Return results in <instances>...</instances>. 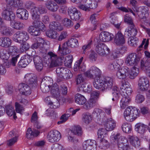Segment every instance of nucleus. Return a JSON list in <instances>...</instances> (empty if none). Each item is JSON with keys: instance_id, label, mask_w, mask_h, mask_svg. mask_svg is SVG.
Masks as SVG:
<instances>
[{"instance_id": "obj_21", "label": "nucleus", "mask_w": 150, "mask_h": 150, "mask_svg": "<svg viewBox=\"0 0 150 150\" xmlns=\"http://www.w3.org/2000/svg\"><path fill=\"white\" fill-rule=\"evenodd\" d=\"M113 38V34L107 32H101L99 35L100 39L103 42L109 41L112 40Z\"/></svg>"}, {"instance_id": "obj_51", "label": "nucleus", "mask_w": 150, "mask_h": 150, "mask_svg": "<svg viewBox=\"0 0 150 150\" xmlns=\"http://www.w3.org/2000/svg\"><path fill=\"white\" fill-rule=\"evenodd\" d=\"M67 69L63 67H58L56 70V72L59 78H63V75L65 72H67Z\"/></svg>"}, {"instance_id": "obj_11", "label": "nucleus", "mask_w": 150, "mask_h": 150, "mask_svg": "<svg viewBox=\"0 0 150 150\" xmlns=\"http://www.w3.org/2000/svg\"><path fill=\"white\" fill-rule=\"evenodd\" d=\"M68 12L71 19L75 21L79 20L81 16L80 11L75 8L73 7L69 8Z\"/></svg>"}, {"instance_id": "obj_58", "label": "nucleus", "mask_w": 150, "mask_h": 150, "mask_svg": "<svg viewBox=\"0 0 150 150\" xmlns=\"http://www.w3.org/2000/svg\"><path fill=\"white\" fill-rule=\"evenodd\" d=\"M62 23L64 26L67 27H70L72 26L73 24L72 21L67 18H64L62 21Z\"/></svg>"}, {"instance_id": "obj_55", "label": "nucleus", "mask_w": 150, "mask_h": 150, "mask_svg": "<svg viewBox=\"0 0 150 150\" xmlns=\"http://www.w3.org/2000/svg\"><path fill=\"white\" fill-rule=\"evenodd\" d=\"M110 146V145L109 142L107 141L105 139H102L99 148L102 149H106Z\"/></svg>"}, {"instance_id": "obj_25", "label": "nucleus", "mask_w": 150, "mask_h": 150, "mask_svg": "<svg viewBox=\"0 0 150 150\" xmlns=\"http://www.w3.org/2000/svg\"><path fill=\"white\" fill-rule=\"evenodd\" d=\"M12 41L7 37H3L0 38V46L3 47L8 48L11 45Z\"/></svg>"}, {"instance_id": "obj_62", "label": "nucleus", "mask_w": 150, "mask_h": 150, "mask_svg": "<svg viewBox=\"0 0 150 150\" xmlns=\"http://www.w3.org/2000/svg\"><path fill=\"white\" fill-rule=\"evenodd\" d=\"M118 70L121 73L124 74L127 77L129 75V69L127 67H123L120 68Z\"/></svg>"}, {"instance_id": "obj_30", "label": "nucleus", "mask_w": 150, "mask_h": 150, "mask_svg": "<svg viewBox=\"0 0 150 150\" xmlns=\"http://www.w3.org/2000/svg\"><path fill=\"white\" fill-rule=\"evenodd\" d=\"M75 101L78 104L82 105L85 103L86 99L84 96L78 93L76 94L75 96Z\"/></svg>"}, {"instance_id": "obj_9", "label": "nucleus", "mask_w": 150, "mask_h": 150, "mask_svg": "<svg viewBox=\"0 0 150 150\" xmlns=\"http://www.w3.org/2000/svg\"><path fill=\"white\" fill-rule=\"evenodd\" d=\"M138 85L140 91L146 92L149 88V82L148 79L147 78L141 77L139 79Z\"/></svg>"}, {"instance_id": "obj_48", "label": "nucleus", "mask_w": 150, "mask_h": 150, "mask_svg": "<svg viewBox=\"0 0 150 150\" xmlns=\"http://www.w3.org/2000/svg\"><path fill=\"white\" fill-rule=\"evenodd\" d=\"M122 128L124 132L127 133H130L132 128L131 125L127 123H123L122 126Z\"/></svg>"}, {"instance_id": "obj_43", "label": "nucleus", "mask_w": 150, "mask_h": 150, "mask_svg": "<svg viewBox=\"0 0 150 150\" xmlns=\"http://www.w3.org/2000/svg\"><path fill=\"white\" fill-rule=\"evenodd\" d=\"M6 110V112H15L14 108L11 105H6L5 109L4 107L0 106V112H4Z\"/></svg>"}, {"instance_id": "obj_53", "label": "nucleus", "mask_w": 150, "mask_h": 150, "mask_svg": "<svg viewBox=\"0 0 150 150\" xmlns=\"http://www.w3.org/2000/svg\"><path fill=\"white\" fill-rule=\"evenodd\" d=\"M31 14L32 18L33 20H40V14L37 8H35L32 9Z\"/></svg>"}, {"instance_id": "obj_59", "label": "nucleus", "mask_w": 150, "mask_h": 150, "mask_svg": "<svg viewBox=\"0 0 150 150\" xmlns=\"http://www.w3.org/2000/svg\"><path fill=\"white\" fill-rule=\"evenodd\" d=\"M124 21L129 25V26H131L132 27L134 26V24L132 22L131 17L128 14H127L125 16Z\"/></svg>"}, {"instance_id": "obj_36", "label": "nucleus", "mask_w": 150, "mask_h": 150, "mask_svg": "<svg viewBox=\"0 0 150 150\" xmlns=\"http://www.w3.org/2000/svg\"><path fill=\"white\" fill-rule=\"evenodd\" d=\"M40 20H34L33 22V26L36 28H39L42 31H45L46 30L45 25L39 21Z\"/></svg>"}, {"instance_id": "obj_54", "label": "nucleus", "mask_w": 150, "mask_h": 150, "mask_svg": "<svg viewBox=\"0 0 150 150\" xmlns=\"http://www.w3.org/2000/svg\"><path fill=\"white\" fill-rule=\"evenodd\" d=\"M138 42V40L136 37H130L128 40L129 44L132 46H137V44Z\"/></svg>"}, {"instance_id": "obj_44", "label": "nucleus", "mask_w": 150, "mask_h": 150, "mask_svg": "<svg viewBox=\"0 0 150 150\" xmlns=\"http://www.w3.org/2000/svg\"><path fill=\"white\" fill-rule=\"evenodd\" d=\"M138 69L134 67L131 69L130 72H129V77L131 79H134L138 75Z\"/></svg>"}, {"instance_id": "obj_22", "label": "nucleus", "mask_w": 150, "mask_h": 150, "mask_svg": "<svg viewBox=\"0 0 150 150\" xmlns=\"http://www.w3.org/2000/svg\"><path fill=\"white\" fill-rule=\"evenodd\" d=\"M114 41L117 45H123L125 43V40L123 34L119 31L115 34L114 38Z\"/></svg>"}, {"instance_id": "obj_39", "label": "nucleus", "mask_w": 150, "mask_h": 150, "mask_svg": "<svg viewBox=\"0 0 150 150\" xmlns=\"http://www.w3.org/2000/svg\"><path fill=\"white\" fill-rule=\"evenodd\" d=\"M147 7H144L141 11H139L138 10L136 9V12H137V14L139 17L141 19H144L147 17L149 15L147 9Z\"/></svg>"}, {"instance_id": "obj_5", "label": "nucleus", "mask_w": 150, "mask_h": 150, "mask_svg": "<svg viewBox=\"0 0 150 150\" xmlns=\"http://www.w3.org/2000/svg\"><path fill=\"white\" fill-rule=\"evenodd\" d=\"M49 56L48 59H50V62H49L48 65L50 68H52L56 67L61 65L62 62V59L61 58L58 57L57 55L52 52H50L48 53Z\"/></svg>"}, {"instance_id": "obj_34", "label": "nucleus", "mask_w": 150, "mask_h": 150, "mask_svg": "<svg viewBox=\"0 0 150 150\" xmlns=\"http://www.w3.org/2000/svg\"><path fill=\"white\" fill-rule=\"evenodd\" d=\"M112 96H110V98H112L113 101L118 100L121 96H122L121 94V91H119L117 90V87H114L112 89Z\"/></svg>"}, {"instance_id": "obj_18", "label": "nucleus", "mask_w": 150, "mask_h": 150, "mask_svg": "<svg viewBox=\"0 0 150 150\" xmlns=\"http://www.w3.org/2000/svg\"><path fill=\"white\" fill-rule=\"evenodd\" d=\"M2 18L5 20L8 21L14 20L15 17V15L12 11L5 9L1 13Z\"/></svg>"}, {"instance_id": "obj_37", "label": "nucleus", "mask_w": 150, "mask_h": 150, "mask_svg": "<svg viewBox=\"0 0 150 150\" xmlns=\"http://www.w3.org/2000/svg\"><path fill=\"white\" fill-rule=\"evenodd\" d=\"M69 46L67 44V42L66 43H64L63 44L62 46V48H61V45H60L59 47V50H61L63 55H66L69 54L71 52L70 50L69 49L68 46Z\"/></svg>"}, {"instance_id": "obj_7", "label": "nucleus", "mask_w": 150, "mask_h": 150, "mask_svg": "<svg viewBox=\"0 0 150 150\" xmlns=\"http://www.w3.org/2000/svg\"><path fill=\"white\" fill-rule=\"evenodd\" d=\"M118 148L120 150H132L128 143L127 139L124 136H121L117 142Z\"/></svg>"}, {"instance_id": "obj_35", "label": "nucleus", "mask_w": 150, "mask_h": 150, "mask_svg": "<svg viewBox=\"0 0 150 150\" xmlns=\"http://www.w3.org/2000/svg\"><path fill=\"white\" fill-rule=\"evenodd\" d=\"M40 133V132L38 130L35 129L33 131L31 128H29L26 131V137L30 139L34 137H37Z\"/></svg>"}, {"instance_id": "obj_10", "label": "nucleus", "mask_w": 150, "mask_h": 150, "mask_svg": "<svg viewBox=\"0 0 150 150\" xmlns=\"http://www.w3.org/2000/svg\"><path fill=\"white\" fill-rule=\"evenodd\" d=\"M49 142L54 143L59 141L61 138V134L58 131L54 130L50 131L47 136Z\"/></svg>"}, {"instance_id": "obj_38", "label": "nucleus", "mask_w": 150, "mask_h": 150, "mask_svg": "<svg viewBox=\"0 0 150 150\" xmlns=\"http://www.w3.org/2000/svg\"><path fill=\"white\" fill-rule=\"evenodd\" d=\"M10 25L13 28L17 30L21 29L24 26V25L23 23L19 21H16L14 20L11 21Z\"/></svg>"}, {"instance_id": "obj_8", "label": "nucleus", "mask_w": 150, "mask_h": 150, "mask_svg": "<svg viewBox=\"0 0 150 150\" xmlns=\"http://www.w3.org/2000/svg\"><path fill=\"white\" fill-rule=\"evenodd\" d=\"M96 51L97 53L101 56H106L110 53L109 49L103 43L98 44L96 47Z\"/></svg>"}, {"instance_id": "obj_2", "label": "nucleus", "mask_w": 150, "mask_h": 150, "mask_svg": "<svg viewBox=\"0 0 150 150\" xmlns=\"http://www.w3.org/2000/svg\"><path fill=\"white\" fill-rule=\"evenodd\" d=\"M113 85L112 79L109 77H106L103 79L101 78L98 81H96V82H93L94 87L97 89L103 88L104 89L109 90L112 88Z\"/></svg>"}, {"instance_id": "obj_3", "label": "nucleus", "mask_w": 150, "mask_h": 150, "mask_svg": "<svg viewBox=\"0 0 150 150\" xmlns=\"http://www.w3.org/2000/svg\"><path fill=\"white\" fill-rule=\"evenodd\" d=\"M101 73L99 69L95 66H93L85 73V75L88 78L94 79L93 82H94L96 81H98L101 78L100 77Z\"/></svg>"}, {"instance_id": "obj_27", "label": "nucleus", "mask_w": 150, "mask_h": 150, "mask_svg": "<svg viewBox=\"0 0 150 150\" xmlns=\"http://www.w3.org/2000/svg\"><path fill=\"white\" fill-rule=\"evenodd\" d=\"M147 127V126L146 125L139 123L135 125V130L138 133L141 134H143L145 132Z\"/></svg>"}, {"instance_id": "obj_6", "label": "nucleus", "mask_w": 150, "mask_h": 150, "mask_svg": "<svg viewBox=\"0 0 150 150\" xmlns=\"http://www.w3.org/2000/svg\"><path fill=\"white\" fill-rule=\"evenodd\" d=\"M29 39V36L27 33L25 31L17 32L14 35V40L19 43L25 42Z\"/></svg>"}, {"instance_id": "obj_17", "label": "nucleus", "mask_w": 150, "mask_h": 150, "mask_svg": "<svg viewBox=\"0 0 150 150\" xmlns=\"http://www.w3.org/2000/svg\"><path fill=\"white\" fill-rule=\"evenodd\" d=\"M83 57H81L79 60L76 61L75 63L74 69L75 71L78 72L81 71L83 72L85 70V66L82 63Z\"/></svg>"}, {"instance_id": "obj_49", "label": "nucleus", "mask_w": 150, "mask_h": 150, "mask_svg": "<svg viewBox=\"0 0 150 150\" xmlns=\"http://www.w3.org/2000/svg\"><path fill=\"white\" fill-rule=\"evenodd\" d=\"M67 42L69 46L72 48H76L78 47L79 43L78 40L75 38H72L70 39Z\"/></svg>"}, {"instance_id": "obj_52", "label": "nucleus", "mask_w": 150, "mask_h": 150, "mask_svg": "<svg viewBox=\"0 0 150 150\" xmlns=\"http://www.w3.org/2000/svg\"><path fill=\"white\" fill-rule=\"evenodd\" d=\"M47 36L52 39L56 38L57 36L58 33L52 29H50L46 32Z\"/></svg>"}, {"instance_id": "obj_15", "label": "nucleus", "mask_w": 150, "mask_h": 150, "mask_svg": "<svg viewBox=\"0 0 150 150\" xmlns=\"http://www.w3.org/2000/svg\"><path fill=\"white\" fill-rule=\"evenodd\" d=\"M24 81L31 87L36 86V77L33 74H27L25 76Z\"/></svg>"}, {"instance_id": "obj_26", "label": "nucleus", "mask_w": 150, "mask_h": 150, "mask_svg": "<svg viewBox=\"0 0 150 150\" xmlns=\"http://www.w3.org/2000/svg\"><path fill=\"white\" fill-rule=\"evenodd\" d=\"M0 33L3 35H10L11 33V29L5 23L0 26Z\"/></svg>"}, {"instance_id": "obj_33", "label": "nucleus", "mask_w": 150, "mask_h": 150, "mask_svg": "<svg viewBox=\"0 0 150 150\" xmlns=\"http://www.w3.org/2000/svg\"><path fill=\"white\" fill-rule=\"evenodd\" d=\"M82 134L81 128L79 126L74 127L68 132V135L75 134L81 136Z\"/></svg>"}, {"instance_id": "obj_4", "label": "nucleus", "mask_w": 150, "mask_h": 150, "mask_svg": "<svg viewBox=\"0 0 150 150\" xmlns=\"http://www.w3.org/2000/svg\"><path fill=\"white\" fill-rule=\"evenodd\" d=\"M142 57V54L139 51L137 54L132 53L129 54L126 58L125 63L127 65L133 66L137 64Z\"/></svg>"}, {"instance_id": "obj_23", "label": "nucleus", "mask_w": 150, "mask_h": 150, "mask_svg": "<svg viewBox=\"0 0 150 150\" xmlns=\"http://www.w3.org/2000/svg\"><path fill=\"white\" fill-rule=\"evenodd\" d=\"M72 101L73 100L72 99H70L68 98H65L60 97V98L57 101V102H54V104L55 105H54L53 106L52 105L51 107L57 108L59 106L60 103L62 104L64 103L67 102L70 103H72Z\"/></svg>"}, {"instance_id": "obj_50", "label": "nucleus", "mask_w": 150, "mask_h": 150, "mask_svg": "<svg viewBox=\"0 0 150 150\" xmlns=\"http://www.w3.org/2000/svg\"><path fill=\"white\" fill-rule=\"evenodd\" d=\"M79 90L80 91L86 92L91 91V88L89 85H87L86 83H82L78 86Z\"/></svg>"}, {"instance_id": "obj_1", "label": "nucleus", "mask_w": 150, "mask_h": 150, "mask_svg": "<svg viewBox=\"0 0 150 150\" xmlns=\"http://www.w3.org/2000/svg\"><path fill=\"white\" fill-rule=\"evenodd\" d=\"M110 113H96L98 120H99L104 125L105 128L107 131L113 130L116 127V123L111 118H108Z\"/></svg>"}, {"instance_id": "obj_46", "label": "nucleus", "mask_w": 150, "mask_h": 150, "mask_svg": "<svg viewBox=\"0 0 150 150\" xmlns=\"http://www.w3.org/2000/svg\"><path fill=\"white\" fill-rule=\"evenodd\" d=\"M130 29H128V30L125 31L126 33H128V36L134 37L137 35V30L136 28L135 27L134 25L133 27H132L131 26H129Z\"/></svg>"}, {"instance_id": "obj_14", "label": "nucleus", "mask_w": 150, "mask_h": 150, "mask_svg": "<svg viewBox=\"0 0 150 150\" xmlns=\"http://www.w3.org/2000/svg\"><path fill=\"white\" fill-rule=\"evenodd\" d=\"M32 60V57L28 55L22 57L18 62V65L20 68L25 67Z\"/></svg>"}, {"instance_id": "obj_31", "label": "nucleus", "mask_w": 150, "mask_h": 150, "mask_svg": "<svg viewBox=\"0 0 150 150\" xmlns=\"http://www.w3.org/2000/svg\"><path fill=\"white\" fill-rule=\"evenodd\" d=\"M8 49V51L7 52L6 58H8L11 56L12 57L15 55L17 56L18 50L15 46H10Z\"/></svg>"}, {"instance_id": "obj_24", "label": "nucleus", "mask_w": 150, "mask_h": 150, "mask_svg": "<svg viewBox=\"0 0 150 150\" xmlns=\"http://www.w3.org/2000/svg\"><path fill=\"white\" fill-rule=\"evenodd\" d=\"M141 113H124L125 119L127 121L132 122L140 116Z\"/></svg>"}, {"instance_id": "obj_47", "label": "nucleus", "mask_w": 150, "mask_h": 150, "mask_svg": "<svg viewBox=\"0 0 150 150\" xmlns=\"http://www.w3.org/2000/svg\"><path fill=\"white\" fill-rule=\"evenodd\" d=\"M149 65L150 62L147 60L142 59L140 62V68L145 71L149 67Z\"/></svg>"}, {"instance_id": "obj_61", "label": "nucleus", "mask_w": 150, "mask_h": 150, "mask_svg": "<svg viewBox=\"0 0 150 150\" xmlns=\"http://www.w3.org/2000/svg\"><path fill=\"white\" fill-rule=\"evenodd\" d=\"M70 115L69 113L64 114L62 115L60 118V121L57 122L58 124H62L65 122L68 119Z\"/></svg>"}, {"instance_id": "obj_60", "label": "nucleus", "mask_w": 150, "mask_h": 150, "mask_svg": "<svg viewBox=\"0 0 150 150\" xmlns=\"http://www.w3.org/2000/svg\"><path fill=\"white\" fill-rule=\"evenodd\" d=\"M31 47L33 49H38L40 50H41V52H44L43 50L44 49V44H40L37 42H35L32 45Z\"/></svg>"}, {"instance_id": "obj_56", "label": "nucleus", "mask_w": 150, "mask_h": 150, "mask_svg": "<svg viewBox=\"0 0 150 150\" xmlns=\"http://www.w3.org/2000/svg\"><path fill=\"white\" fill-rule=\"evenodd\" d=\"M6 3L9 4L10 5L12 6L15 7H16L18 6H21L22 4L20 3V4L18 5L17 3L20 2L21 1L20 0H6Z\"/></svg>"}, {"instance_id": "obj_19", "label": "nucleus", "mask_w": 150, "mask_h": 150, "mask_svg": "<svg viewBox=\"0 0 150 150\" xmlns=\"http://www.w3.org/2000/svg\"><path fill=\"white\" fill-rule=\"evenodd\" d=\"M46 7L50 11L55 12L57 10L59 6L57 3L52 1H48L45 4Z\"/></svg>"}, {"instance_id": "obj_29", "label": "nucleus", "mask_w": 150, "mask_h": 150, "mask_svg": "<svg viewBox=\"0 0 150 150\" xmlns=\"http://www.w3.org/2000/svg\"><path fill=\"white\" fill-rule=\"evenodd\" d=\"M57 84L53 85L51 88V93L52 96L56 98L57 101L60 98V93L59 91L58 87L57 86H55Z\"/></svg>"}, {"instance_id": "obj_40", "label": "nucleus", "mask_w": 150, "mask_h": 150, "mask_svg": "<svg viewBox=\"0 0 150 150\" xmlns=\"http://www.w3.org/2000/svg\"><path fill=\"white\" fill-rule=\"evenodd\" d=\"M40 29L33 26H31L28 28V31L34 36H38L40 35Z\"/></svg>"}, {"instance_id": "obj_45", "label": "nucleus", "mask_w": 150, "mask_h": 150, "mask_svg": "<svg viewBox=\"0 0 150 150\" xmlns=\"http://www.w3.org/2000/svg\"><path fill=\"white\" fill-rule=\"evenodd\" d=\"M85 2L90 8L94 9L98 6L97 2L95 0H85Z\"/></svg>"}, {"instance_id": "obj_32", "label": "nucleus", "mask_w": 150, "mask_h": 150, "mask_svg": "<svg viewBox=\"0 0 150 150\" xmlns=\"http://www.w3.org/2000/svg\"><path fill=\"white\" fill-rule=\"evenodd\" d=\"M50 29L54 30L60 31L62 30L63 27L60 23L57 22H52L49 25Z\"/></svg>"}, {"instance_id": "obj_16", "label": "nucleus", "mask_w": 150, "mask_h": 150, "mask_svg": "<svg viewBox=\"0 0 150 150\" xmlns=\"http://www.w3.org/2000/svg\"><path fill=\"white\" fill-rule=\"evenodd\" d=\"M96 142L94 140H88L85 141L83 144V150H96Z\"/></svg>"}, {"instance_id": "obj_13", "label": "nucleus", "mask_w": 150, "mask_h": 150, "mask_svg": "<svg viewBox=\"0 0 150 150\" xmlns=\"http://www.w3.org/2000/svg\"><path fill=\"white\" fill-rule=\"evenodd\" d=\"M120 89L122 95H124L129 96L132 92L130 84L125 82H122Z\"/></svg>"}, {"instance_id": "obj_64", "label": "nucleus", "mask_w": 150, "mask_h": 150, "mask_svg": "<svg viewBox=\"0 0 150 150\" xmlns=\"http://www.w3.org/2000/svg\"><path fill=\"white\" fill-rule=\"evenodd\" d=\"M29 45L28 43L24 42L21 45L20 51L21 52H23L29 49Z\"/></svg>"}, {"instance_id": "obj_42", "label": "nucleus", "mask_w": 150, "mask_h": 150, "mask_svg": "<svg viewBox=\"0 0 150 150\" xmlns=\"http://www.w3.org/2000/svg\"><path fill=\"white\" fill-rule=\"evenodd\" d=\"M92 119V117L89 113H83L82 115V121L86 124H89Z\"/></svg>"}, {"instance_id": "obj_41", "label": "nucleus", "mask_w": 150, "mask_h": 150, "mask_svg": "<svg viewBox=\"0 0 150 150\" xmlns=\"http://www.w3.org/2000/svg\"><path fill=\"white\" fill-rule=\"evenodd\" d=\"M19 54H18L16 56L13 57L10 62H7L5 63V66L7 68L10 67L11 66L13 67L16 66L17 59L19 57Z\"/></svg>"}, {"instance_id": "obj_20", "label": "nucleus", "mask_w": 150, "mask_h": 150, "mask_svg": "<svg viewBox=\"0 0 150 150\" xmlns=\"http://www.w3.org/2000/svg\"><path fill=\"white\" fill-rule=\"evenodd\" d=\"M16 15L21 19L26 20L28 17V12L25 9L19 8L16 11Z\"/></svg>"}, {"instance_id": "obj_12", "label": "nucleus", "mask_w": 150, "mask_h": 150, "mask_svg": "<svg viewBox=\"0 0 150 150\" xmlns=\"http://www.w3.org/2000/svg\"><path fill=\"white\" fill-rule=\"evenodd\" d=\"M31 86L28 84L24 83H20L18 86V88L20 93L22 95L28 96L31 93Z\"/></svg>"}, {"instance_id": "obj_63", "label": "nucleus", "mask_w": 150, "mask_h": 150, "mask_svg": "<svg viewBox=\"0 0 150 150\" xmlns=\"http://www.w3.org/2000/svg\"><path fill=\"white\" fill-rule=\"evenodd\" d=\"M107 130L103 128L99 129L98 132V135L99 138L103 139L104 138V135H105L107 132Z\"/></svg>"}, {"instance_id": "obj_28", "label": "nucleus", "mask_w": 150, "mask_h": 150, "mask_svg": "<svg viewBox=\"0 0 150 150\" xmlns=\"http://www.w3.org/2000/svg\"><path fill=\"white\" fill-rule=\"evenodd\" d=\"M128 138L130 144L136 148L139 147L140 145V142L137 137L129 135Z\"/></svg>"}, {"instance_id": "obj_57", "label": "nucleus", "mask_w": 150, "mask_h": 150, "mask_svg": "<svg viewBox=\"0 0 150 150\" xmlns=\"http://www.w3.org/2000/svg\"><path fill=\"white\" fill-rule=\"evenodd\" d=\"M51 87V86L50 85L47 86L46 84L43 82L41 83L40 86L41 90L44 93L48 92Z\"/></svg>"}]
</instances>
